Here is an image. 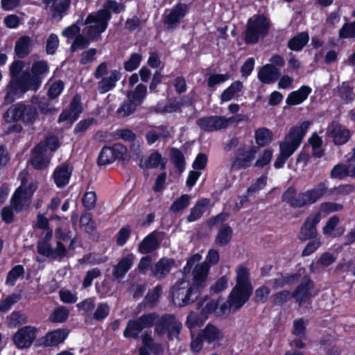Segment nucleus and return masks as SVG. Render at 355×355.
Wrapping results in <instances>:
<instances>
[{
    "label": "nucleus",
    "mask_w": 355,
    "mask_h": 355,
    "mask_svg": "<svg viewBox=\"0 0 355 355\" xmlns=\"http://www.w3.org/2000/svg\"><path fill=\"white\" fill-rule=\"evenodd\" d=\"M340 223V220L338 216L334 215L331 216L322 228V234L331 238L341 236L345 232V227H339Z\"/></svg>",
    "instance_id": "nucleus-19"
},
{
    "label": "nucleus",
    "mask_w": 355,
    "mask_h": 355,
    "mask_svg": "<svg viewBox=\"0 0 355 355\" xmlns=\"http://www.w3.org/2000/svg\"><path fill=\"white\" fill-rule=\"evenodd\" d=\"M71 168L67 164L57 167L53 173V179L58 187H62L69 183Z\"/></svg>",
    "instance_id": "nucleus-27"
},
{
    "label": "nucleus",
    "mask_w": 355,
    "mask_h": 355,
    "mask_svg": "<svg viewBox=\"0 0 355 355\" xmlns=\"http://www.w3.org/2000/svg\"><path fill=\"white\" fill-rule=\"evenodd\" d=\"M258 150V147L252 144L244 145L240 147L232 164V168L241 169L250 167Z\"/></svg>",
    "instance_id": "nucleus-12"
},
{
    "label": "nucleus",
    "mask_w": 355,
    "mask_h": 355,
    "mask_svg": "<svg viewBox=\"0 0 355 355\" xmlns=\"http://www.w3.org/2000/svg\"><path fill=\"white\" fill-rule=\"evenodd\" d=\"M175 266L173 259L162 258L151 267V275L157 279L164 278Z\"/></svg>",
    "instance_id": "nucleus-21"
},
{
    "label": "nucleus",
    "mask_w": 355,
    "mask_h": 355,
    "mask_svg": "<svg viewBox=\"0 0 355 355\" xmlns=\"http://www.w3.org/2000/svg\"><path fill=\"white\" fill-rule=\"evenodd\" d=\"M100 10L108 16L109 20L111 19L112 13L119 14L124 10V6L122 3L114 0H107L105 2L103 8Z\"/></svg>",
    "instance_id": "nucleus-34"
},
{
    "label": "nucleus",
    "mask_w": 355,
    "mask_h": 355,
    "mask_svg": "<svg viewBox=\"0 0 355 355\" xmlns=\"http://www.w3.org/2000/svg\"><path fill=\"white\" fill-rule=\"evenodd\" d=\"M77 307L79 311L82 312V314L88 315L92 313L95 307V300L93 297L85 299L83 302L77 304Z\"/></svg>",
    "instance_id": "nucleus-58"
},
{
    "label": "nucleus",
    "mask_w": 355,
    "mask_h": 355,
    "mask_svg": "<svg viewBox=\"0 0 355 355\" xmlns=\"http://www.w3.org/2000/svg\"><path fill=\"white\" fill-rule=\"evenodd\" d=\"M309 142L312 147L313 155L316 157H321L324 154V151L321 148L322 144V139L316 133H313L309 139Z\"/></svg>",
    "instance_id": "nucleus-50"
},
{
    "label": "nucleus",
    "mask_w": 355,
    "mask_h": 355,
    "mask_svg": "<svg viewBox=\"0 0 355 355\" xmlns=\"http://www.w3.org/2000/svg\"><path fill=\"white\" fill-rule=\"evenodd\" d=\"M37 329L33 326H25L19 329L12 336V340L17 349H26L31 346L37 337Z\"/></svg>",
    "instance_id": "nucleus-13"
},
{
    "label": "nucleus",
    "mask_w": 355,
    "mask_h": 355,
    "mask_svg": "<svg viewBox=\"0 0 355 355\" xmlns=\"http://www.w3.org/2000/svg\"><path fill=\"white\" fill-rule=\"evenodd\" d=\"M19 294L12 293L3 300L0 304V311L6 312L8 311L11 306L20 300Z\"/></svg>",
    "instance_id": "nucleus-59"
},
{
    "label": "nucleus",
    "mask_w": 355,
    "mask_h": 355,
    "mask_svg": "<svg viewBox=\"0 0 355 355\" xmlns=\"http://www.w3.org/2000/svg\"><path fill=\"white\" fill-rule=\"evenodd\" d=\"M196 123L202 130L207 132L223 129L222 116L202 117L198 119Z\"/></svg>",
    "instance_id": "nucleus-22"
},
{
    "label": "nucleus",
    "mask_w": 355,
    "mask_h": 355,
    "mask_svg": "<svg viewBox=\"0 0 355 355\" xmlns=\"http://www.w3.org/2000/svg\"><path fill=\"white\" fill-rule=\"evenodd\" d=\"M344 207L342 204L334 202H325L320 205L319 212L317 214L327 215L331 213L340 211Z\"/></svg>",
    "instance_id": "nucleus-48"
},
{
    "label": "nucleus",
    "mask_w": 355,
    "mask_h": 355,
    "mask_svg": "<svg viewBox=\"0 0 355 355\" xmlns=\"http://www.w3.org/2000/svg\"><path fill=\"white\" fill-rule=\"evenodd\" d=\"M24 269L22 266L17 265L13 267L8 273L6 284L14 286L17 279L23 275Z\"/></svg>",
    "instance_id": "nucleus-54"
},
{
    "label": "nucleus",
    "mask_w": 355,
    "mask_h": 355,
    "mask_svg": "<svg viewBox=\"0 0 355 355\" xmlns=\"http://www.w3.org/2000/svg\"><path fill=\"white\" fill-rule=\"evenodd\" d=\"M330 134L334 138V143L338 145L344 144L350 137L349 131L340 126H336L331 130Z\"/></svg>",
    "instance_id": "nucleus-36"
},
{
    "label": "nucleus",
    "mask_w": 355,
    "mask_h": 355,
    "mask_svg": "<svg viewBox=\"0 0 355 355\" xmlns=\"http://www.w3.org/2000/svg\"><path fill=\"white\" fill-rule=\"evenodd\" d=\"M170 155L176 168L182 172L184 169V157L182 153L177 148H172Z\"/></svg>",
    "instance_id": "nucleus-56"
},
{
    "label": "nucleus",
    "mask_w": 355,
    "mask_h": 355,
    "mask_svg": "<svg viewBox=\"0 0 355 355\" xmlns=\"http://www.w3.org/2000/svg\"><path fill=\"white\" fill-rule=\"evenodd\" d=\"M143 329L144 328L138 319L129 320L123 331V336L137 338Z\"/></svg>",
    "instance_id": "nucleus-35"
},
{
    "label": "nucleus",
    "mask_w": 355,
    "mask_h": 355,
    "mask_svg": "<svg viewBox=\"0 0 355 355\" xmlns=\"http://www.w3.org/2000/svg\"><path fill=\"white\" fill-rule=\"evenodd\" d=\"M48 85L47 94L51 99L58 97L64 89V83L60 80H49Z\"/></svg>",
    "instance_id": "nucleus-44"
},
{
    "label": "nucleus",
    "mask_w": 355,
    "mask_h": 355,
    "mask_svg": "<svg viewBox=\"0 0 355 355\" xmlns=\"http://www.w3.org/2000/svg\"><path fill=\"white\" fill-rule=\"evenodd\" d=\"M137 106L138 105L135 102L130 101L128 100L127 102L124 103L119 108H118L117 113L120 116H128L134 113Z\"/></svg>",
    "instance_id": "nucleus-60"
},
{
    "label": "nucleus",
    "mask_w": 355,
    "mask_h": 355,
    "mask_svg": "<svg viewBox=\"0 0 355 355\" xmlns=\"http://www.w3.org/2000/svg\"><path fill=\"white\" fill-rule=\"evenodd\" d=\"M354 86L353 83H343L339 87L340 96L347 101H351L355 98Z\"/></svg>",
    "instance_id": "nucleus-49"
},
{
    "label": "nucleus",
    "mask_w": 355,
    "mask_h": 355,
    "mask_svg": "<svg viewBox=\"0 0 355 355\" xmlns=\"http://www.w3.org/2000/svg\"><path fill=\"white\" fill-rule=\"evenodd\" d=\"M329 189L327 182H322L313 188L298 194L292 202L295 207H301L306 205H311L324 196L329 195Z\"/></svg>",
    "instance_id": "nucleus-10"
},
{
    "label": "nucleus",
    "mask_w": 355,
    "mask_h": 355,
    "mask_svg": "<svg viewBox=\"0 0 355 355\" xmlns=\"http://www.w3.org/2000/svg\"><path fill=\"white\" fill-rule=\"evenodd\" d=\"M33 103L37 105L42 114H47L57 111L52 104L46 100L35 98L33 100Z\"/></svg>",
    "instance_id": "nucleus-57"
},
{
    "label": "nucleus",
    "mask_w": 355,
    "mask_h": 355,
    "mask_svg": "<svg viewBox=\"0 0 355 355\" xmlns=\"http://www.w3.org/2000/svg\"><path fill=\"white\" fill-rule=\"evenodd\" d=\"M273 152L270 149H266L263 153L259 156L254 165L256 167H263L268 164L272 159Z\"/></svg>",
    "instance_id": "nucleus-64"
},
{
    "label": "nucleus",
    "mask_w": 355,
    "mask_h": 355,
    "mask_svg": "<svg viewBox=\"0 0 355 355\" xmlns=\"http://www.w3.org/2000/svg\"><path fill=\"white\" fill-rule=\"evenodd\" d=\"M27 322V316L19 311H13L8 317V324L11 328H15Z\"/></svg>",
    "instance_id": "nucleus-53"
},
{
    "label": "nucleus",
    "mask_w": 355,
    "mask_h": 355,
    "mask_svg": "<svg viewBox=\"0 0 355 355\" xmlns=\"http://www.w3.org/2000/svg\"><path fill=\"white\" fill-rule=\"evenodd\" d=\"M209 204V200L207 199L198 201L191 209L190 214L187 216V220L189 222H193L200 218L207 209Z\"/></svg>",
    "instance_id": "nucleus-31"
},
{
    "label": "nucleus",
    "mask_w": 355,
    "mask_h": 355,
    "mask_svg": "<svg viewBox=\"0 0 355 355\" xmlns=\"http://www.w3.org/2000/svg\"><path fill=\"white\" fill-rule=\"evenodd\" d=\"M146 87L143 85H138L132 92H128V98L130 101L135 102L139 105L143 102L146 95Z\"/></svg>",
    "instance_id": "nucleus-42"
},
{
    "label": "nucleus",
    "mask_w": 355,
    "mask_h": 355,
    "mask_svg": "<svg viewBox=\"0 0 355 355\" xmlns=\"http://www.w3.org/2000/svg\"><path fill=\"white\" fill-rule=\"evenodd\" d=\"M94 76L97 79L101 78L98 83V90L101 94H105L116 86V83L121 79V73L116 69L108 72L107 63L101 62L96 67Z\"/></svg>",
    "instance_id": "nucleus-7"
},
{
    "label": "nucleus",
    "mask_w": 355,
    "mask_h": 355,
    "mask_svg": "<svg viewBox=\"0 0 355 355\" xmlns=\"http://www.w3.org/2000/svg\"><path fill=\"white\" fill-rule=\"evenodd\" d=\"M82 112V107L80 105V97L78 95L73 96L69 110H64L58 118V123L67 122L71 125L78 117Z\"/></svg>",
    "instance_id": "nucleus-15"
},
{
    "label": "nucleus",
    "mask_w": 355,
    "mask_h": 355,
    "mask_svg": "<svg viewBox=\"0 0 355 355\" xmlns=\"http://www.w3.org/2000/svg\"><path fill=\"white\" fill-rule=\"evenodd\" d=\"M141 55L139 53H132L130 58L124 63V68L128 71L136 69L140 64Z\"/></svg>",
    "instance_id": "nucleus-61"
},
{
    "label": "nucleus",
    "mask_w": 355,
    "mask_h": 355,
    "mask_svg": "<svg viewBox=\"0 0 355 355\" xmlns=\"http://www.w3.org/2000/svg\"><path fill=\"white\" fill-rule=\"evenodd\" d=\"M50 162V156L43 143H39L32 150L31 164L37 169L46 168Z\"/></svg>",
    "instance_id": "nucleus-17"
},
{
    "label": "nucleus",
    "mask_w": 355,
    "mask_h": 355,
    "mask_svg": "<svg viewBox=\"0 0 355 355\" xmlns=\"http://www.w3.org/2000/svg\"><path fill=\"white\" fill-rule=\"evenodd\" d=\"M200 336L203 338L204 341L215 347L218 345L219 343L223 340V333L216 326L208 324L200 331Z\"/></svg>",
    "instance_id": "nucleus-20"
},
{
    "label": "nucleus",
    "mask_w": 355,
    "mask_h": 355,
    "mask_svg": "<svg viewBox=\"0 0 355 355\" xmlns=\"http://www.w3.org/2000/svg\"><path fill=\"white\" fill-rule=\"evenodd\" d=\"M23 103H17L10 106L3 115L4 120L8 123L21 121Z\"/></svg>",
    "instance_id": "nucleus-32"
},
{
    "label": "nucleus",
    "mask_w": 355,
    "mask_h": 355,
    "mask_svg": "<svg viewBox=\"0 0 355 355\" xmlns=\"http://www.w3.org/2000/svg\"><path fill=\"white\" fill-rule=\"evenodd\" d=\"M159 246L158 240L155 233H151L146 236L140 243L138 251L141 254H146L156 250Z\"/></svg>",
    "instance_id": "nucleus-29"
},
{
    "label": "nucleus",
    "mask_w": 355,
    "mask_h": 355,
    "mask_svg": "<svg viewBox=\"0 0 355 355\" xmlns=\"http://www.w3.org/2000/svg\"><path fill=\"white\" fill-rule=\"evenodd\" d=\"M202 259L199 254L191 256L183 268V277L174 286L173 303L179 306L193 302L206 287L209 266L207 262L198 263Z\"/></svg>",
    "instance_id": "nucleus-1"
},
{
    "label": "nucleus",
    "mask_w": 355,
    "mask_h": 355,
    "mask_svg": "<svg viewBox=\"0 0 355 355\" xmlns=\"http://www.w3.org/2000/svg\"><path fill=\"white\" fill-rule=\"evenodd\" d=\"M170 132L166 127L159 126L150 130L146 135V139L149 144H152L159 139L169 137Z\"/></svg>",
    "instance_id": "nucleus-38"
},
{
    "label": "nucleus",
    "mask_w": 355,
    "mask_h": 355,
    "mask_svg": "<svg viewBox=\"0 0 355 355\" xmlns=\"http://www.w3.org/2000/svg\"><path fill=\"white\" fill-rule=\"evenodd\" d=\"M236 280V286L229 295V305L223 304L221 307L223 313L229 308L240 309L252 294V286L249 280V272L247 268L243 266L237 268Z\"/></svg>",
    "instance_id": "nucleus-4"
},
{
    "label": "nucleus",
    "mask_w": 355,
    "mask_h": 355,
    "mask_svg": "<svg viewBox=\"0 0 355 355\" xmlns=\"http://www.w3.org/2000/svg\"><path fill=\"white\" fill-rule=\"evenodd\" d=\"M188 11V6L185 3H178L166 13L164 18V23L168 28H175L182 18H183Z\"/></svg>",
    "instance_id": "nucleus-16"
},
{
    "label": "nucleus",
    "mask_w": 355,
    "mask_h": 355,
    "mask_svg": "<svg viewBox=\"0 0 355 355\" xmlns=\"http://www.w3.org/2000/svg\"><path fill=\"white\" fill-rule=\"evenodd\" d=\"M232 230L230 226L227 225H222L218 230L216 238V244L220 246L227 244L232 238Z\"/></svg>",
    "instance_id": "nucleus-41"
},
{
    "label": "nucleus",
    "mask_w": 355,
    "mask_h": 355,
    "mask_svg": "<svg viewBox=\"0 0 355 355\" xmlns=\"http://www.w3.org/2000/svg\"><path fill=\"white\" fill-rule=\"evenodd\" d=\"M206 319L203 318L202 313L200 312V315L194 312H191L187 316V325L189 329H193L196 327L201 325Z\"/></svg>",
    "instance_id": "nucleus-62"
},
{
    "label": "nucleus",
    "mask_w": 355,
    "mask_h": 355,
    "mask_svg": "<svg viewBox=\"0 0 355 355\" xmlns=\"http://www.w3.org/2000/svg\"><path fill=\"white\" fill-rule=\"evenodd\" d=\"M269 28L267 18L262 15H256L248 21L245 39L247 43L254 44L264 37Z\"/></svg>",
    "instance_id": "nucleus-8"
},
{
    "label": "nucleus",
    "mask_w": 355,
    "mask_h": 355,
    "mask_svg": "<svg viewBox=\"0 0 355 355\" xmlns=\"http://www.w3.org/2000/svg\"><path fill=\"white\" fill-rule=\"evenodd\" d=\"M145 164L148 168H157L160 166L161 168L164 169L166 166V161L159 153L155 152L148 157Z\"/></svg>",
    "instance_id": "nucleus-51"
},
{
    "label": "nucleus",
    "mask_w": 355,
    "mask_h": 355,
    "mask_svg": "<svg viewBox=\"0 0 355 355\" xmlns=\"http://www.w3.org/2000/svg\"><path fill=\"white\" fill-rule=\"evenodd\" d=\"M330 177L340 180L346 177H350V164H338L335 165L331 170Z\"/></svg>",
    "instance_id": "nucleus-39"
},
{
    "label": "nucleus",
    "mask_w": 355,
    "mask_h": 355,
    "mask_svg": "<svg viewBox=\"0 0 355 355\" xmlns=\"http://www.w3.org/2000/svg\"><path fill=\"white\" fill-rule=\"evenodd\" d=\"M309 40L308 33L302 32L290 39L287 46L291 51H300L306 45Z\"/></svg>",
    "instance_id": "nucleus-30"
},
{
    "label": "nucleus",
    "mask_w": 355,
    "mask_h": 355,
    "mask_svg": "<svg viewBox=\"0 0 355 355\" xmlns=\"http://www.w3.org/2000/svg\"><path fill=\"white\" fill-rule=\"evenodd\" d=\"M69 334L66 329H59L46 334L42 343L45 346H55L63 343Z\"/></svg>",
    "instance_id": "nucleus-26"
},
{
    "label": "nucleus",
    "mask_w": 355,
    "mask_h": 355,
    "mask_svg": "<svg viewBox=\"0 0 355 355\" xmlns=\"http://www.w3.org/2000/svg\"><path fill=\"white\" fill-rule=\"evenodd\" d=\"M44 2L49 8V10L53 13L55 17L58 14H60L64 12L68 8L70 1L69 0H52L51 3H49L48 0H44Z\"/></svg>",
    "instance_id": "nucleus-40"
},
{
    "label": "nucleus",
    "mask_w": 355,
    "mask_h": 355,
    "mask_svg": "<svg viewBox=\"0 0 355 355\" xmlns=\"http://www.w3.org/2000/svg\"><path fill=\"white\" fill-rule=\"evenodd\" d=\"M310 124L309 121H304L300 125L291 128L284 140L279 144L280 152L274 163L275 168H281L284 166L286 161L300 146Z\"/></svg>",
    "instance_id": "nucleus-3"
},
{
    "label": "nucleus",
    "mask_w": 355,
    "mask_h": 355,
    "mask_svg": "<svg viewBox=\"0 0 355 355\" xmlns=\"http://www.w3.org/2000/svg\"><path fill=\"white\" fill-rule=\"evenodd\" d=\"M322 217L320 214H313L309 215L302 225L298 237L302 241H306L314 238L318 234L317 225L321 220Z\"/></svg>",
    "instance_id": "nucleus-14"
},
{
    "label": "nucleus",
    "mask_w": 355,
    "mask_h": 355,
    "mask_svg": "<svg viewBox=\"0 0 355 355\" xmlns=\"http://www.w3.org/2000/svg\"><path fill=\"white\" fill-rule=\"evenodd\" d=\"M31 71L33 76L29 73L23 74L19 79L10 83L7 87L4 104L11 103L28 90H37L41 85L40 76L47 73L49 67L44 61H38L33 64Z\"/></svg>",
    "instance_id": "nucleus-2"
},
{
    "label": "nucleus",
    "mask_w": 355,
    "mask_h": 355,
    "mask_svg": "<svg viewBox=\"0 0 355 355\" xmlns=\"http://www.w3.org/2000/svg\"><path fill=\"white\" fill-rule=\"evenodd\" d=\"M135 257L130 253L122 258L116 265L114 266L112 275L117 279L123 278L133 265Z\"/></svg>",
    "instance_id": "nucleus-23"
},
{
    "label": "nucleus",
    "mask_w": 355,
    "mask_h": 355,
    "mask_svg": "<svg viewBox=\"0 0 355 355\" xmlns=\"http://www.w3.org/2000/svg\"><path fill=\"white\" fill-rule=\"evenodd\" d=\"M279 76L277 68L270 64H266L262 67L258 73L259 80L264 84H271L276 81Z\"/></svg>",
    "instance_id": "nucleus-24"
},
{
    "label": "nucleus",
    "mask_w": 355,
    "mask_h": 355,
    "mask_svg": "<svg viewBox=\"0 0 355 355\" xmlns=\"http://www.w3.org/2000/svg\"><path fill=\"white\" fill-rule=\"evenodd\" d=\"M69 316V310L64 306L55 309L49 316V320L53 322L61 323L65 322Z\"/></svg>",
    "instance_id": "nucleus-52"
},
{
    "label": "nucleus",
    "mask_w": 355,
    "mask_h": 355,
    "mask_svg": "<svg viewBox=\"0 0 355 355\" xmlns=\"http://www.w3.org/2000/svg\"><path fill=\"white\" fill-rule=\"evenodd\" d=\"M338 36L341 39L355 37V21L343 24L338 31Z\"/></svg>",
    "instance_id": "nucleus-55"
},
{
    "label": "nucleus",
    "mask_w": 355,
    "mask_h": 355,
    "mask_svg": "<svg viewBox=\"0 0 355 355\" xmlns=\"http://www.w3.org/2000/svg\"><path fill=\"white\" fill-rule=\"evenodd\" d=\"M313 285L312 282L308 278L303 279L296 291L293 293L292 297L300 306L309 301L311 297V290Z\"/></svg>",
    "instance_id": "nucleus-18"
},
{
    "label": "nucleus",
    "mask_w": 355,
    "mask_h": 355,
    "mask_svg": "<svg viewBox=\"0 0 355 355\" xmlns=\"http://www.w3.org/2000/svg\"><path fill=\"white\" fill-rule=\"evenodd\" d=\"M109 305L106 303H100L94 312V318L96 320H103L109 315Z\"/></svg>",
    "instance_id": "nucleus-63"
},
{
    "label": "nucleus",
    "mask_w": 355,
    "mask_h": 355,
    "mask_svg": "<svg viewBox=\"0 0 355 355\" xmlns=\"http://www.w3.org/2000/svg\"><path fill=\"white\" fill-rule=\"evenodd\" d=\"M355 186L352 184H343L329 189V195L345 196L353 193Z\"/></svg>",
    "instance_id": "nucleus-47"
},
{
    "label": "nucleus",
    "mask_w": 355,
    "mask_h": 355,
    "mask_svg": "<svg viewBox=\"0 0 355 355\" xmlns=\"http://www.w3.org/2000/svg\"><path fill=\"white\" fill-rule=\"evenodd\" d=\"M191 197L188 194L182 195L180 198L173 201L171 205V211L173 213H178L185 209L190 204Z\"/></svg>",
    "instance_id": "nucleus-43"
},
{
    "label": "nucleus",
    "mask_w": 355,
    "mask_h": 355,
    "mask_svg": "<svg viewBox=\"0 0 355 355\" xmlns=\"http://www.w3.org/2000/svg\"><path fill=\"white\" fill-rule=\"evenodd\" d=\"M52 238L53 231L42 232L37 243V251L40 254L46 258L61 261L62 259L67 257L69 250L73 248V245L75 243V240H71L68 248L66 247L63 243H61V241H56L55 246L53 248L51 244Z\"/></svg>",
    "instance_id": "nucleus-5"
},
{
    "label": "nucleus",
    "mask_w": 355,
    "mask_h": 355,
    "mask_svg": "<svg viewBox=\"0 0 355 355\" xmlns=\"http://www.w3.org/2000/svg\"><path fill=\"white\" fill-rule=\"evenodd\" d=\"M26 177V171L20 172L19 180L21 184L10 199V205L16 212L22 211L28 207L32 196L37 188V183L33 182L28 183Z\"/></svg>",
    "instance_id": "nucleus-6"
},
{
    "label": "nucleus",
    "mask_w": 355,
    "mask_h": 355,
    "mask_svg": "<svg viewBox=\"0 0 355 355\" xmlns=\"http://www.w3.org/2000/svg\"><path fill=\"white\" fill-rule=\"evenodd\" d=\"M130 156L127 148L121 144H115L112 146H105L101 150L98 162L100 165H107L116 159L128 160Z\"/></svg>",
    "instance_id": "nucleus-11"
},
{
    "label": "nucleus",
    "mask_w": 355,
    "mask_h": 355,
    "mask_svg": "<svg viewBox=\"0 0 355 355\" xmlns=\"http://www.w3.org/2000/svg\"><path fill=\"white\" fill-rule=\"evenodd\" d=\"M21 121L26 123H33L37 118V110L33 105L23 104Z\"/></svg>",
    "instance_id": "nucleus-45"
},
{
    "label": "nucleus",
    "mask_w": 355,
    "mask_h": 355,
    "mask_svg": "<svg viewBox=\"0 0 355 355\" xmlns=\"http://www.w3.org/2000/svg\"><path fill=\"white\" fill-rule=\"evenodd\" d=\"M311 88L308 86H302L297 90L292 92L286 98L287 105L293 106L302 103L311 92Z\"/></svg>",
    "instance_id": "nucleus-25"
},
{
    "label": "nucleus",
    "mask_w": 355,
    "mask_h": 355,
    "mask_svg": "<svg viewBox=\"0 0 355 355\" xmlns=\"http://www.w3.org/2000/svg\"><path fill=\"white\" fill-rule=\"evenodd\" d=\"M166 320L168 322L167 331L168 333V338L173 339L179 334L182 328V324L172 315H166Z\"/></svg>",
    "instance_id": "nucleus-46"
},
{
    "label": "nucleus",
    "mask_w": 355,
    "mask_h": 355,
    "mask_svg": "<svg viewBox=\"0 0 355 355\" xmlns=\"http://www.w3.org/2000/svg\"><path fill=\"white\" fill-rule=\"evenodd\" d=\"M32 47V40L28 36H22L16 41L15 51L19 58H22L30 53Z\"/></svg>",
    "instance_id": "nucleus-28"
},
{
    "label": "nucleus",
    "mask_w": 355,
    "mask_h": 355,
    "mask_svg": "<svg viewBox=\"0 0 355 355\" xmlns=\"http://www.w3.org/2000/svg\"><path fill=\"white\" fill-rule=\"evenodd\" d=\"M108 21V16L104 15L100 10L90 13L85 21L87 37L92 41L98 40L101 33L107 29Z\"/></svg>",
    "instance_id": "nucleus-9"
},
{
    "label": "nucleus",
    "mask_w": 355,
    "mask_h": 355,
    "mask_svg": "<svg viewBox=\"0 0 355 355\" xmlns=\"http://www.w3.org/2000/svg\"><path fill=\"white\" fill-rule=\"evenodd\" d=\"M243 84L241 81H235L231 84L226 89H225L220 95V101L222 103L227 102L232 99L234 95L241 91Z\"/></svg>",
    "instance_id": "nucleus-37"
},
{
    "label": "nucleus",
    "mask_w": 355,
    "mask_h": 355,
    "mask_svg": "<svg viewBox=\"0 0 355 355\" xmlns=\"http://www.w3.org/2000/svg\"><path fill=\"white\" fill-rule=\"evenodd\" d=\"M273 135L271 131L266 128H260L254 132V139L259 146H264L272 141Z\"/></svg>",
    "instance_id": "nucleus-33"
}]
</instances>
